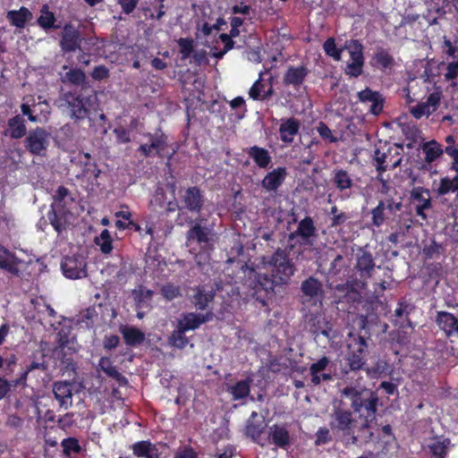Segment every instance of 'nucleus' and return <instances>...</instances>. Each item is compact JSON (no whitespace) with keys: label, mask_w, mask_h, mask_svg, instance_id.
<instances>
[{"label":"nucleus","mask_w":458,"mask_h":458,"mask_svg":"<svg viewBox=\"0 0 458 458\" xmlns=\"http://www.w3.org/2000/svg\"><path fill=\"white\" fill-rule=\"evenodd\" d=\"M329 427L335 435L343 437L345 445L361 446L375 440L372 427L361 423L343 403L333 407L329 414Z\"/></svg>","instance_id":"1"},{"label":"nucleus","mask_w":458,"mask_h":458,"mask_svg":"<svg viewBox=\"0 0 458 458\" xmlns=\"http://www.w3.org/2000/svg\"><path fill=\"white\" fill-rule=\"evenodd\" d=\"M95 98L94 89H72L62 90L56 101L58 107L64 109L72 120L81 122L89 117Z\"/></svg>","instance_id":"2"},{"label":"nucleus","mask_w":458,"mask_h":458,"mask_svg":"<svg viewBox=\"0 0 458 458\" xmlns=\"http://www.w3.org/2000/svg\"><path fill=\"white\" fill-rule=\"evenodd\" d=\"M342 395L350 402L352 411L358 415L357 419L361 423H367V426L372 427L379 402L377 393L346 386L342 390Z\"/></svg>","instance_id":"3"},{"label":"nucleus","mask_w":458,"mask_h":458,"mask_svg":"<svg viewBox=\"0 0 458 458\" xmlns=\"http://www.w3.org/2000/svg\"><path fill=\"white\" fill-rule=\"evenodd\" d=\"M243 272L249 271V293L261 306H267V301L274 297L276 281L267 274L258 273L247 264L242 267Z\"/></svg>","instance_id":"4"},{"label":"nucleus","mask_w":458,"mask_h":458,"mask_svg":"<svg viewBox=\"0 0 458 458\" xmlns=\"http://www.w3.org/2000/svg\"><path fill=\"white\" fill-rule=\"evenodd\" d=\"M148 138V143L140 144L138 151L144 157H150L157 156L160 158H166L165 165L171 167V160L175 154L176 150H169L168 136L159 127L154 132H148L145 134Z\"/></svg>","instance_id":"5"},{"label":"nucleus","mask_w":458,"mask_h":458,"mask_svg":"<svg viewBox=\"0 0 458 458\" xmlns=\"http://www.w3.org/2000/svg\"><path fill=\"white\" fill-rule=\"evenodd\" d=\"M271 267V276L278 285L287 284L296 270L293 261L285 250L278 248L267 262Z\"/></svg>","instance_id":"6"},{"label":"nucleus","mask_w":458,"mask_h":458,"mask_svg":"<svg viewBox=\"0 0 458 458\" xmlns=\"http://www.w3.org/2000/svg\"><path fill=\"white\" fill-rule=\"evenodd\" d=\"M368 340L369 337L361 335L360 333L350 331L346 337L347 361L352 370H359L366 363L368 354Z\"/></svg>","instance_id":"7"},{"label":"nucleus","mask_w":458,"mask_h":458,"mask_svg":"<svg viewBox=\"0 0 458 458\" xmlns=\"http://www.w3.org/2000/svg\"><path fill=\"white\" fill-rule=\"evenodd\" d=\"M186 238L189 244L196 242L201 249L195 255L197 264L206 263L209 259L210 251L214 249L210 238V229L196 223L188 230Z\"/></svg>","instance_id":"8"},{"label":"nucleus","mask_w":458,"mask_h":458,"mask_svg":"<svg viewBox=\"0 0 458 458\" xmlns=\"http://www.w3.org/2000/svg\"><path fill=\"white\" fill-rule=\"evenodd\" d=\"M410 199L414 206L416 216L421 220L427 221V211L433 208L430 191L423 186L413 187L410 192Z\"/></svg>","instance_id":"9"},{"label":"nucleus","mask_w":458,"mask_h":458,"mask_svg":"<svg viewBox=\"0 0 458 458\" xmlns=\"http://www.w3.org/2000/svg\"><path fill=\"white\" fill-rule=\"evenodd\" d=\"M49 133L41 127L30 131L24 140L27 151L34 156H44L48 147Z\"/></svg>","instance_id":"10"},{"label":"nucleus","mask_w":458,"mask_h":458,"mask_svg":"<svg viewBox=\"0 0 458 458\" xmlns=\"http://www.w3.org/2000/svg\"><path fill=\"white\" fill-rule=\"evenodd\" d=\"M61 269L64 276L69 279H80L88 276L87 263L81 255L64 257L61 263Z\"/></svg>","instance_id":"11"},{"label":"nucleus","mask_w":458,"mask_h":458,"mask_svg":"<svg viewBox=\"0 0 458 458\" xmlns=\"http://www.w3.org/2000/svg\"><path fill=\"white\" fill-rule=\"evenodd\" d=\"M375 260L373 255L369 250L360 249L356 254L355 270L358 273L363 284H367L375 271Z\"/></svg>","instance_id":"12"},{"label":"nucleus","mask_w":458,"mask_h":458,"mask_svg":"<svg viewBox=\"0 0 458 458\" xmlns=\"http://www.w3.org/2000/svg\"><path fill=\"white\" fill-rule=\"evenodd\" d=\"M392 148H388L387 152H382L377 148L374 152L373 161L377 171L381 174L389 168L394 169L401 165L402 157L400 153L395 150V155H392Z\"/></svg>","instance_id":"13"},{"label":"nucleus","mask_w":458,"mask_h":458,"mask_svg":"<svg viewBox=\"0 0 458 458\" xmlns=\"http://www.w3.org/2000/svg\"><path fill=\"white\" fill-rule=\"evenodd\" d=\"M435 322L446 338H458V318L448 311H437Z\"/></svg>","instance_id":"14"},{"label":"nucleus","mask_w":458,"mask_h":458,"mask_svg":"<svg viewBox=\"0 0 458 458\" xmlns=\"http://www.w3.org/2000/svg\"><path fill=\"white\" fill-rule=\"evenodd\" d=\"M81 38L77 28L72 23H65L60 40V47L64 53L81 49Z\"/></svg>","instance_id":"15"},{"label":"nucleus","mask_w":458,"mask_h":458,"mask_svg":"<svg viewBox=\"0 0 458 458\" xmlns=\"http://www.w3.org/2000/svg\"><path fill=\"white\" fill-rule=\"evenodd\" d=\"M74 384L71 381H56L53 385V394L60 408L68 410L72 405Z\"/></svg>","instance_id":"16"},{"label":"nucleus","mask_w":458,"mask_h":458,"mask_svg":"<svg viewBox=\"0 0 458 458\" xmlns=\"http://www.w3.org/2000/svg\"><path fill=\"white\" fill-rule=\"evenodd\" d=\"M358 100L362 104L370 103L369 113L373 115H378L382 113L385 104V98L379 91L372 90L367 87L365 89L357 93Z\"/></svg>","instance_id":"17"},{"label":"nucleus","mask_w":458,"mask_h":458,"mask_svg":"<svg viewBox=\"0 0 458 458\" xmlns=\"http://www.w3.org/2000/svg\"><path fill=\"white\" fill-rule=\"evenodd\" d=\"M267 437L270 444L283 450H287L292 444L290 432L285 424L276 423L269 427Z\"/></svg>","instance_id":"18"},{"label":"nucleus","mask_w":458,"mask_h":458,"mask_svg":"<svg viewBox=\"0 0 458 458\" xmlns=\"http://www.w3.org/2000/svg\"><path fill=\"white\" fill-rule=\"evenodd\" d=\"M213 318V311H208L205 314L188 312L182 314L177 325L187 332L199 328L202 324L211 321Z\"/></svg>","instance_id":"19"},{"label":"nucleus","mask_w":458,"mask_h":458,"mask_svg":"<svg viewBox=\"0 0 458 458\" xmlns=\"http://www.w3.org/2000/svg\"><path fill=\"white\" fill-rule=\"evenodd\" d=\"M297 237L301 239V243H309L311 238L317 237V228L312 217L307 216L301 219L294 232L290 233L289 240L293 241Z\"/></svg>","instance_id":"20"},{"label":"nucleus","mask_w":458,"mask_h":458,"mask_svg":"<svg viewBox=\"0 0 458 458\" xmlns=\"http://www.w3.org/2000/svg\"><path fill=\"white\" fill-rule=\"evenodd\" d=\"M182 201L186 209L199 214L204 206L205 197L199 187L191 186L186 189L182 196Z\"/></svg>","instance_id":"21"},{"label":"nucleus","mask_w":458,"mask_h":458,"mask_svg":"<svg viewBox=\"0 0 458 458\" xmlns=\"http://www.w3.org/2000/svg\"><path fill=\"white\" fill-rule=\"evenodd\" d=\"M60 81L64 85L74 86V89H92L87 80L86 73L78 67H72L64 75H61Z\"/></svg>","instance_id":"22"},{"label":"nucleus","mask_w":458,"mask_h":458,"mask_svg":"<svg viewBox=\"0 0 458 458\" xmlns=\"http://www.w3.org/2000/svg\"><path fill=\"white\" fill-rule=\"evenodd\" d=\"M287 170L284 166L276 167L268 172L261 181V186L267 191H276L284 183Z\"/></svg>","instance_id":"23"},{"label":"nucleus","mask_w":458,"mask_h":458,"mask_svg":"<svg viewBox=\"0 0 458 458\" xmlns=\"http://www.w3.org/2000/svg\"><path fill=\"white\" fill-rule=\"evenodd\" d=\"M300 127V121L294 117L283 120L278 129L281 141L285 144H292L295 136L299 134Z\"/></svg>","instance_id":"24"},{"label":"nucleus","mask_w":458,"mask_h":458,"mask_svg":"<svg viewBox=\"0 0 458 458\" xmlns=\"http://www.w3.org/2000/svg\"><path fill=\"white\" fill-rule=\"evenodd\" d=\"M159 445L162 444H155L150 440L138 441L131 445L132 454L138 458H160Z\"/></svg>","instance_id":"25"},{"label":"nucleus","mask_w":458,"mask_h":458,"mask_svg":"<svg viewBox=\"0 0 458 458\" xmlns=\"http://www.w3.org/2000/svg\"><path fill=\"white\" fill-rule=\"evenodd\" d=\"M309 74V70L306 66H289L284 75L283 82L285 86H293L297 89L304 82Z\"/></svg>","instance_id":"26"},{"label":"nucleus","mask_w":458,"mask_h":458,"mask_svg":"<svg viewBox=\"0 0 458 458\" xmlns=\"http://www.w3.org/2000/svg\"><path fill=\"white\" fill-rule=\"evenodd\" d=\"M259 414L257 411H252L250 416L246 421L244 433L246 437H250L254 443L259 444L261 436L265 429L264 420H257Z\"/></svg>","instance_id":"27"},{"label":"nucleus","mask_w":458,"mask_h":458,"mask_svg":"<svg viewBox=\"0 0 458 458\" xmlns=\"http://www.w3.org/2000/svg\"><path fill=\"white\" fill-rule=\"evenodd\" d=\"M27 128L25 119L21 114H17L7 121V128L4 135L13 140L21 139L26 135Z\"/></svg>","instance_id":"28"},{"label":"nucleus","mask_w":458,"mask_h":458,"mask_svg":"<svg viewBox=\"0 0 458 458\" xmlns=\"http://www.w3.org/2000/svg\"><path fill=\"white\" fill-rule=\"evenodd\" d=\"M32 18L33 13L25 6L20 7L19 10H11L6 13V19L10 24L18 29H24Z\"/></svg>","instance_id":"29"},{"label":"nucleus","mask_w":458,"mask_h":458,"mask_svg":"<svg viewBox=\"0 0 458 458\" xmlns=\"http://www.w3.org/2000/svg\"><path fill=\"white\" fill-rule=\"evenodd\" d=\"M451 445V440L443 436L433 437L428 445L431 458H446Z\"/></svg>","instance_id":"30"},{"label":"nucleus","mask_w":458,"mask_h":458,"mask_svg":"<svg viewBox=\"0 0 458 458\" xmlns=\"http://www.w3.org/2000/svg\"><path fill=\"white\" fill-rule=\"evenodd\" d=\"M246 153L252 158L256 165L261 169H267L272 162V157L265 148L254 145L249 148Z\"/></svg>","instance_id":"31"},{"label":"nucleus","mask_w":458,"mask_h":458,"mask_svg":"<svg viewBox=\"0 0 458 458\" xmlns=\"http://www.w3.org/2000/svg\"><path fill=\"white\" fill-rule=\"evenodd\" d=\"M19 259L6 248L0 246V268L9 272L13 276H19L18 267Z\"/></svg>","instance_id":"32"},{"label":"nucleus","mask_w":458,"mask_h":458,"mask_svg":"<svg viewBox=\"0 0 458 458\" xmlns=\"http://www.w3.org/2000/svg\"><path fill=\"white\" fill-rule=\"evenodd\" d=\"M120 332L128 346H138L145 341L144 332L135 327L123 326Z\"/></svg>","instance_id":"33"},{"label":"nucleus","mask_w":458,"mask_h":458,"mask_svg":"<svg viewBox=\"0 0 458 458\" xmlns=\"http://www.w3.org/2000/svg\"><path fill=\"white\" fill-rule=\"evenodd\" d=\"M37 24L45 31L57 30L60 22L56 23L55 13L49 10L48 4H43L40 8V15L37 19Z\"/></svg>","instance_id":"34"},{"label":"nucleus","mask_w":458,"mask_h":458,"mask_svg":"<svg viewBox=\"0 0 458 458\" xmlns=\"http://www.w3.org/2000/svg\"><path fill=\"white\" fill-rule=\"evenodd\" d=\"M215 293L213 290L208 291L204 286H199L192 295L191 302L198 310H203L213 301Z\"/></svg>","instance_id":"35"},{"label":"nucleus","mask_w":458,"mask_h":458,"mask_svg":"<svg viewBox=\"0 0 458 458\" xmlns=\"http://www.w3.org/2000/svg\"><path fill=\"white\" fill-rule=\"evenodd\" d=\"M132 295L138 310H149L152 308L151 301L154 296V292L152 290L141 285L138 290H133Z\"/></svg>","instance_id":"36"},{"label":"nucleus","mask_w":458,"mask_h":458,"mask_svg":"<svg viewBox=\"0 0 458 458\" xmlns=\"http://www.w3.org/2000/svg\"><path fill=\"white\" fill-rule=\"evenodd\" d=\"M372 65L381 70L391 69L394 65V59L389 51L378 47L372 57Z\"/></svg>","instance_id":"37"},{"label":"nucleus","mask_w":458,"mask_h":458,"mask_svg":"<svg viewBox=\"0 0 458 458\" xmlns=\"http://www.w3.org/2000/svg\"><path fill=\"white\" fill-rule=\"evenodd\" d=\"M421 148L423 153L425 154L424 161L427 165H431L444 153V148H442V145L439 144L435 140L425 142L422 145Z\"/></svg>","instance_id":"38"},{"label":"nucleus","mask_w":458,"mask_h":458,"mask_svg":"<svg viewBox=\"0 0 458 458\" xmlns=\"http://www.w3.org/2000/svg\"><path fill=\"white\" fill-rule=\"evenodd\" d=\"M114 216L116 218H122V219H124L126 220L127 222H122V220H116L115 221V227L118 229V230H121V231H123V230H126V229H131V230H133L139 233H141V231H142V228L141 226L134 222L132 219H131V213L129 211V210H121V211H117L114 213Z\"/></svg>","instance_id":"39"},{"label":"nucleus","mask_w":458,"mask_h":458,"mask_svg":"<svg viewBox=\"0 0 458 458\" xmlns=\"http://www.w3.org/2000/svg\"><path fill=\"white\" fill-rule=\"evenodd\" d=\"M47 368H48V366L45 360V355L42 354L41 360H32L29 365L26 366V369H24V371H22L20 374V377L13 381V386H19L25 385L27 378H28V375L31 371H33L35 369L46 371L47 369Z\"/></svg>","instance_id":"40"},{"label":"nucleus","mask_w":458,"mask_h":458,"mask_svg":"<svg viewBox=\"0 0 458 458\" xmlns=\"http://www.w3.org/2000/svg\"><path fill=\"white\" fill-rule=\"evenodd\" d=\"M250 379L246 378L236 382L228 387L227 391L232 395L233 401L242 400L250 395Z\"/></svg>","instance_id":"41"},{"label":"nucleus","mask_w":458,"mask_h":458,"mask_svg":"<svg viewBox=\"0 0 458 458\" xmlns=\"http://www.w3.org/2000/svg\"><path fill=\"white\" fill-rule=\"evenodd\" d=\"M335 293H338V304L355 301L359 296L358 292L350 283L340 284L335 286Z\"/></svg>","instance_id":"42"},{"label":"nucleus","mask_w":458,"mask_h":458,"mask_svg":"<svg viewBox=\"0 0 458 458\" xmlns=\"http://www.w3.org/2000/svg\"><path fill=\"white\" fill-rule=\"evenodd\" d=\"M99 367L101 370L109 377L115 379L119 384H126V377L122 375L115 366L113 365L109 358L103 357L99 360Z\"/></svg>","instance_id":"43"},{"label":"nucleus","mask_w":458,"mask_h":458,"mask_svg":"<svg viewBox=\"0 0 458 458\" xmlns=\"http://www.w3.org/2000/svg\"><path fill=\"white\" fill-rule=\"evenodd\" d=\"M321 282L314 276H310L301 284V292L305 296L315 298L323 293Z\"/></svg>","instance_id":"44"},{"label":"nucleus","mask_w":458,"mask_h":458,"mask_svg":"<svg viewBox=\"0 0 458 458\" xmlns=\"http://www.w3.org/2000/svg\"><path fill=\"white\" fill-rule=\"evenodd\" d=\"M333 183L335 188L344 192L353 186V181L346 170L338 169L335 171Z\"/></svg>","instance_id":"45"},{"label":"nucleus","mask_w":458,"mask_h":458,"mask_svg":"<svg viewBox=\"0 0 458 458\" xmlns=\"http://www.w3.org/2000/svg\"><path fill=\"white\" fill-rule=\"evenodd\" d=\"M449 193H456L458 196V175H455L454 178L445 176L440 179L437 194L438 196H445Z\"/></svg>","instance_id":"46"},{"label":"nucleus","mask_w":458,"mask_h":458,"mask_svg":"<svg viewBox=\"0 0 458 458\" xmlns=\"http://www.w3.org/2000/svg\"><path fill=\"white\" fill-rule=\"evenodd\" d=\"M330 364V360L327 356L321 357L318 361L310 366V381L314 386L319 385L318 373L327 370Z\"/></svg>","instance_id":"47"},{"label":"nucleus","mask_w":458,"mask_h":458,"mask_svg":"<svg viewBox=\"0 0 458 458\" xmlns=\"http://www.w3.org/2000/svg\"><path fill=\"white\" fill-rule=\"evenodd\" d=\"M47 218L57 233L60 234L63 231L66 230L67 222L64 215L58 214L54 208L48 210Z\"/></svg>","instance_id":"48"},{"label":"nucleus","mask_w":458,"mask_h":458,"mask_svg":"<svg viewBox=\"0 0 458 458\" xmlns=\"http://www.w3.org/2000/svg\"><path fill=\"white\" fill-rule=\"evenodd\" d=\"M186 331L182 328L179 325L175 330L173 331L169 336L168 342L170 345L177 349H183L189 344V339L185 335Z\"/></svg>","instance_id":"49"},{"label":"nucleus","mask_w":458,"mask_h":458,"mask_svg":"<svg viewBox=\"0 0 458 458\" xmlns=\"http://www.w3.org/2000/svg\"><path fill=\"white\" fill-rule=\"evenodd\" d=\"M349 47L351 62L364 64L362 44L357 39H352Z\"/></svg>","instance_id":"50"},{"label":"nucleus","mask_w":458,"mask_h":458,"mask_svg":"<svg viewBox=\"0 0 458 458\" xmlns=\"http://www.w3.org/2000/svg\"><path fill=\"white\" fill-rule=\"evenodd\" d=\"M386 202L379 200L377 205L371 210L373 225L380 227L386 220Z\"/></svg>","instance_id":"51"},{"label":"nucleus","mask_w":458,"mask_h":458,"mask_svg":"<svg viewBox=\"0 0 458 458\" xmlns=\"http://www.w3.org/2000/svg\"><path fill=\"white\" fill-rule=\"evenodd\" d=\"M160 293L165 301H171L182 296V290L180 286L167 283L161 287Z\"/></svg>","instance_id":"52"},{"label":"nucleus","mask_w":458,"mask_h":458,"mask_svg":"<svg viewBox=\"0 0 458 458\" xmlns=\"http://www.w3.org/2000/svg\"><path fill=\"white\" fill-rule=\"evenodd\" d=\"M95 242L99 245L102 253L108 254L112 251L113 241L107 229H104L100 233L99 239L97 238Z\"/></svg>","instance_id":"53"},{"label":"nucleus","mask_w":458,"mask_h":458,"mask_svg":"<svg viewBox=\"0 0 458 458\" xmlns=\"http://www.w3.org/2000/svg\"><path fill=\"white\" fill-rule=\"evenodd\" d=\"M323 49L328 56L332 57L335 61L341 59L342 50L336 47L335 40L334 38H328L323 44Z\"/></svg>","instance_id":"54"},{"label":"nucleus","mask_w":458,"mask_h":458,"mask_svg":"<svg viewBox=\"0 0 458 458\" xmlns=\"http://www.w3.org/2000/svg\"><path fill=\"white\" fill-rule=\"evenodd\" d=\"M333 440L330 429L327 427H320L315 433L314 444L317 446L327 445Z\"/></svg>","instance_id":"55"},{"label":"nucleus","mask_w":458,"mask_h":458,"mask_svg":"<svg viewBox=\"0 0 458 458\" xmlns=\"http://www.w3.org/2000/svg\"><path fill=\"white\" fill-rule=\"evenodd\" d=\"M62 446L64 448V454L67 456H70L72 454H78L81 450L79 441L73 437L64 439L62 441Z\"/></svg>","instance_id":"56"},{"label":"nucleus","mask_w":458,"mask_h":458,"mask_svg":"<svg viewBox=\"0 0 458 458\" xmlns=\"http://www.w3.org/2000/svg\"><path fill=\"white\" fill-rule=\"evenodd\" d=\"M177 44L179 46L180 53L182 54V58L186 59L190 57L194 50L193 39L190 38H180L177 40Z\"/></svg>","instance_id":"57"},{"label":"nucleus","mask_w":458,"mask_h":458,"mask_svg":"<svg viewBox=\"0 0 458 458\" xmlns=\"http://www.w3.org/2000/svg\"><path fill=\"white\" fill-rule=\"evenodd\" d=\"M266 87V83L263 82L261 79L257 80L249 90L250 98H252L253 100H263L262 96L264 94Z\"/></svg>","instance_id":"58"},{"label":"nucleus","mask_w":458,"mask_h":458,"mask_svg":"<svg viewBox=\"0 0 458 458\" xmlns=\"http://www.w3.org/2000/svg\"><path fill=\"white\" fill-rule=\"evenodd\" d=\"M316 130L324 140H327L330 143L337 142L338 139L333 135L332 131L324 122H319Z\"/></svg>","instance_id":"59"},{"label":"nucleus","mask_w":458,"mask_h":458,"mask_svg":"<svg viewBox=\"0 0 458 458\" xmlns=\"http://www.w3.org/2000/svg\"><path fill=\"white\" fill-rule=\"evenodd\" d=\"M90 77L94 81H101L110 77V71L106 65L99 64L95 66L94 69L91 71Z\"/></svg>","instance_id":"60"},{"label":"nucleus","mask_w":458,"mask_h":458,"mask_svg":"<svg viewBox=\"0 0 458 458\" xmlns=\"http://www.w3.org/2000/svg\"><path fill=\"white\" fill-rule=\"evenodd\" d=\"M17 362H18V358L15 354H13V353L6 354V356L4 358V368L1 369L2 372L5 376L11 375L14 371Z\"/></svg>","instance_id":"61"},{"label":"nucleus","mask_w":458,"mask_h":458,"mask_svg":"<svg viewBox=\"0 0 458 458\" xmlns=\"http://www.w3.org/2000/svg\"><path fill=\"white\" fill-rule=\"evenodd\" d=\"M219 38L221 39V41L224 43V49L218 53H216L214 54V55L216 57V58H222L223 55L227 53L229 50L233 49V46H234V42L233 40V38L231 36H229L228 34L226 33H221L219 35Z\"/></svg>","instance_id":"62"},{"label":"nucleus","mask_w":458,"mask_h":458,"mask_svg":"<svg viewBox=\"0 0 458 458\" xmlns=\"http://www.w3.org/2000/svg\"><path fill=\"white\" fill-rule=\"evenodd\" d=\"M174 458H199V454L191 445H188L180 447Z\"/></svg>","instance_id":"63"},{"label":"nucleus","mask_w":458,"mask_h":458,"mask_svg":"<svg viewBox=\"0 0 458 458\" xmlns=\"http://www.w3.org/2000/svg\"><path fill=\"white\" fill-rule=\"evenodd\" d=\"M411 113L416 119H420L424 115L428 116L433 112L428 108V105H427L425 102H422L413 106Z\"/></svg>","instance_id":"64"}]
</instances>
